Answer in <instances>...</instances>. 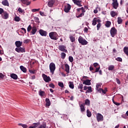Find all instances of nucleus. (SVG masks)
<instances>
[{
  "label": "nucleus",
  "instance_id": "56",
  "mask_svg": "<svg viewBox=\"0 0 128 128\" xmlns=\"http://www.w3.org/2000/svg\"><path fill=\"white\" fill-rule=\"evenodd\" d=\"M116 82L118 84H120V80H118V78H116Z\"/></svg>",
  "mask_w": 128,
  "mask_h": 128
},
{
  "label": "nucleus",
  "instance_id": "9",
  "mask_svg": "<svg viewBox=\"0 0 128 128\" xmlns=\"http://www.w3.org/2000/svg\"><path fill=\"white\" fill-rule=\"evenodd\" d=\"M112 6L114 8H115V10H116L118 6V0H112Z\"/></svg>",
  "mask_w": 128,
  "mask_h": 128
},
{
  "label": "nucleus",
  "instance_id": "29",
  "mask_svg": "<svg viewBox=\"0 0 128 128\" xmlns=\"http://www.w3.org/2000/svg\"><path fill=\"white\" fill-rule=\"evenodd\" d=\"M45 92L44 91L40 90L38 92V94L40 96H44Z\"/></svg>",
  "mask_w": 128,
  "mask_h": 128
},
{
  "label": "nucleus",
  "instance_id": "25",
  "mask_svg": "<svg viewBox=\"0 0 128 128\" xmlns=\"http://www.w3.org/2000/svg\"><path fill=\"white\" fill-rule=\"evenodd\" d=\"M70 38L72 42H76V38H74V36L72 35L70 36Z\"/></svg>",
  "mask_w": 128,
  "mask_h": 128
},
{
  "label": "nucleus",
  "instance_id": "18",
  "mask_svg": "<svg viewBox=\"0 0 128 128\" xmlns=\"http://www.w3.org/2000/svg\"><path fill=\"white\" fill-rule=\"evenodd\" d=\"M64 66L66 72H67V74H70V66L68 64H65Z\"/></svg>",
  "mask_w": 128,
  "mask_h": 128
},
{
  "label": "nucleus",
  "instance_id": "36",
  "mask_svg": "<svg viewBox=\"0 0 128 128\" xmlns=\"http://www.w3.org/2000/svg\"><path fill=\"white\" fill-rule=\"evenodd\" d=\"M92 92V86H88V90L86 91V94H88V92Z\"/></svg>",
  "mask_w": 128,
  "mask_h": 128
},
{
  "label": "nucleus",
  "instance_id": "47",
  "mask_svg": "<svg viewBox=\"0 0 128 128\" xmlns=\"http://www.w3.org/2000/svg\"><path fill=\"white\" fill-rule=\"evenodd\" d=\"M4 75L2 74V73L0 72V80H4Z\"/></svg>",
  "mask_w": 128,
  "mask_h": 128
},
{
  "label": "nucleus",
  "instance_id": "3",
  "mask_svg": "<svg viewBox=\"0 0 128 128\" xmlns=\"http://www.w3.org/2000/svg\"><path fill=\"white\" fill-rule=\"evenodd\" d=\"M118 33V30L114 27L111 28L110 30V34L112 38H114V36Z\"/></svg>",
  "mask_w": 128,
  "mask_h": 128
},
{
  "label": "nucleus",
  "instance_id": "59",
  "mask_svg": "<svg viewBox=\"0 0 128 128\" xmlns=\"http://www.w3.org/2000/svg\"><path fill=\"white\" fill-rule=\"evenodd\" d=\"M21 30L24 31V34H26V28H21Z\"/></svg>",
  "mask_w": 128,
  "mask_h": 128
},
{
  "label": "nucleus",
  "instance_id": "60",
  "mask_svg": "<svg viewBox=\"0 0 128 128\" xmlns=\"http://www.w3.org/2000/svg\"><path fill=\"white\" fill-rule=\"evenodd\" d=\"M96 20L97 22H98L100 24V22H102V20L100 19H98V18H96Z\"/></svg>",
  "mask_w": 128,
  "mask_h": 128
},
{
  "label": "nucleus",
  "instance_id": "21",
  "mask_svg": "<svg viewBox=\"0 0 128 128\" xmlns=\"http://www.w3.org/2000/svg\"><path fill=\"white\" fill-rule=\"evenodd\" d=\"M2 4L3 6H10V4H8V0H4L2 2Z\"/></svg>",
  "mask_w": 128,
  "mask_h": 128
},
{
  "label": "nucleus",
  "instance_id": "41",
  "mask_svg": "<svg viewBox=\"0 0 128 128\" xmlns=\"http://www.w3.org/2000/svg\"><path fill=\"white\" fill-rule=\"evenodd\" d=\"M58 85L59 86H60V88H64V83L62 82H58Z\"/></svg>",
  "mask_w": 128,
  "mask_h": 128
},
{
  "label": "nucleus",
  "instance_id": "40",
  "mask_svg": "<svg viewBox=\"0 0 128 128\" xmlns=\"http://www.w3.org/2000/svg\"><path fill=\"white\" fill-rule=\"evenodd\" d=\"M15 22H20V17L16 16L14 18V20Z\"/></svg>",
  "mask_w": 128,
  "mask_h": 128
},
{
  "label": "nucleus",
  "instance_id": "30",
  "mask_svg": "<svg viewBox=\"0 0 128 128\" xmlns=\"http://www.w3.org/2000/svg\"><path fill=\"white\" fill-rule=\"evenodd\" d=\"M108 70H114V65H110L108 67Z\"/></svg>",
  "mask_w": 128,
  "mask_h": 128
},
{
  "label": "nucleus",
  "instance_id": "10",
  "mask_svg": "<svg viewBox=\"0 0 128 128\" xmlns=\"http://www.w3.org/2000/svg\"><path fill=\"white\" fill-rule=\"evenodd\" d=\"M15 50L16 52H26V50H24V48H16Z\"/></svg>",
  "mask_w": 128,
  "mask_h": 128
},
{
  "label": "nucleus",
  "instance_id": "48",
  "mask_svg": "<svg viewBox=\"0 0 128 128\" xmlns=\"http://www.w3.org/2000/svg\"><path fill=\"white\" fill-rule=\"evenodd\" d=\"M18 12H20L21 14H22V12H24V10L22 9V8H18Z\"/></svg>",
  "mask_w": 128,
  "mask_h": 128
},
{
  "label": "nucleus",
  "instance_id": "16",
  "mask_svg": "<svg viewBox=\"0 0 128 128\" xmlns=\"http://www.w3.org/2000/svg\"><path fill=\"white\" fill-rule=\"evenodd\" d=\"M37 31H38V29L36 28V27L33 26L32 28V30L30 33L32 34H36V32Z\"/></svg>",
  "mask_w": 128,
  "mask_h": 128
},
{
  "label": "nucleus",
  "instance_id": "13",
  "mask_svg": "<svg viewBox=\"0 0 128 128\" xmlns=\"http://www.w3.org/2000/svg\"><path fill=\"white\" fill-rule=\"evenodd\" d=\"M66 48L64 46H59V50H61V52H68V50H66Z\"/></svg>",
  "mask_w": 128,
  "mask_h": 128
},
{
  "label": "nucleus",
  "instance_id": "31",
  "mask_svg": "<svg viewBox=\"0 0 128 128\" xmlns=\"http://www.w3.org/2000/svg\"><path fill=\"white\" fill-rule=\"evenodd\" d=\"M86 114H87V116H88V118H90L92 116V112L90 111V110H87Z\"/></svg>",
  "mask_w": 128,
  "mask_h": 128
},
{
  "label": "nucleus",
  "instance_id": "37",
  "mask_svg": "<svg viewBox=\"0 0 128 128\" xmlns=\"http://www.w3.org/2000/svg\"><path fill=\"white\" fill-rule=\"evenodd\" d=\"M85 104H86V106H90V100H88V99H86L85 100L84 102Z\"/></svg>",
  "mask_w": 128,
  "mask_h": 128
},
{
  "label": "nucleus",
  "instance_id": "45",
  "mask_svg": "<svg viewBox=\"0 0 128 128\" xmlns=\"http://www.w3.org/2000/svg\"><path fill=\"white\" fill-rule=\"evenodd\" d=\"M40 10V8L36 9L34 8L32 10V12H38Z\"/></svg>",
  "mask_w": 128,
  "mask_h": 128
},
{
  "label": "nucleus",
  "instance_id": "52",
  "mask_svg": "<svg viewBox=\"0 0 128 128\" xmlns=\"http://www.w3.org/2000/svg\"><path fill=\"white\" fill-rule=\"evenodd\" d=\"M112 102H113V103L114 104H116V106H120V104L114 102V99H112Z\"/></svg>",
  "mask_w": 128,
  "mask_h": 128
},
{
  "label": "nucleus",
  "instance_id": "42",
  "mask_svg": "<svg viewBox=\"0 0 128 128\" xmlns=\"http://www.w3.org/2000/svg\"><path fill=\"white\" fill-rule=\"evenodd\" d=\"M83 88L84 85L82 84H80L78 86V88H80V90H82Z\"/></svg>",
  "mask_w": 128,
  "mask_h": 128
},
{
  "label": "nucleus",
  "instance_id": "44",
  "mask_svg": "<svg viewBox=\"0 0 128 128\" xmlns=\"http://www.w3.org/2000/svg\"><path fill=\"white\" fill-rule=\"evenodd\" d=\"M30 42V40L29 39H26L24 40L23 42L24 44H28Z\"/></svg>",
  "mask_w": 128,
  "mask_h": 128
},
{
  "label": "nucleus",
  "instance_id": "34",
  "mask_svg": "<svg viewBox=\"0 0 128 128\" xmlns=\"http://www.w3.org/2000/svg\"><path fill=\"white\" fill-rule=\"evenodd\" d=\"M69 88H72V89L74 88V83H72V82H69Z\"/></svg>",
  "mask_w": 128,
  "mask_h": 128
},
{
  "label": "nucleus",
  "instance_id": "62",
  "mask_svg": "<svg viewBox=\"0 0 128 128\" xmlns=\"http://www.w3.org/2000/svg\"><path fill=\"white\" fill-rule=\"evenodd\" d=\"M22 127L24 128H28V126L26 124H22Z\"/></svg>",
  "mask_w": 128,
  "mask_h": 128
},
{
  "label": "nucleus",
  "instance_id": "32",
  "mask_svg": "<svg viewBox=\"0 0 128 128\" xmlns=\"http://www.w3.org/2000/svg\"><path fill=\"white\" fill-rule=\"evenodd\" d=\"M117 22L118 24H120L122 22V19L120 17H118Z\"/></svg>",
  "mask_w": 128,
  "mask_h": 128
},
{
  "label": "nucleus",
  "instance_id": "12",
  "mask_svg": "<svg viewBox=\"0 0 128 128\" xmlns=\"http://www.w3.org/2000/svg\"><path fill=\"white\" fill-rule=\"evenodd\" d=\"M21 2L26 6H30V1L28 0H21Z\"/></svg>",
  "mask_w": 128,
  "mask_h": 128
},
{
  "label": "nucleus",
  "instance_id": "15",
  "mask_svg": "<svg viewBox=\"0 0 128 128\" xmlns=\"http://www.w3.org/2000/svg\"><path fill=\"white\" fill-rule=\"evenodd\" d=\"M39 32L40 36H46V32L42 30H40Z\"/></svg>",
  "mask_w": 128,
  "mask_h": 128
},
{
  "label": "nucleus",
  "instance_id": "2",
  "mask_svg": "<svg viewBox=\"0 0 128 128\" xmlns=\"http://www.w3.org/2000/svg\"><path fill=\"white\" fill-rule=\"evenodd\" d=\"M49 36L51 40H58V34L56 32H51L49 34Z\"/></svg>",
  "mask_w": 128,
  "mask_h": 128
},
{
  "label": "nucleus",
  "instance_id": "53",
  "mask_svg": "<svg viewBox=\"0 0 128 128\" xmlns=\"http://www.w3.org/2000/svg\"><path fill=\"white\" fill-rule=\"evenodd\" d=\"M98 10H100V8H96V9L94 10V14H98Z\"/></svg>",
  "mask_w": 128,
  "mask_h": 128
},
{
  "label": "nucleus",
  "instance_id": "7",
  "mask_svg": "<svg viewBox=\"0 0 128 128\" xmlns=\"http://www.w3.org/2000/svg\"><path fill=\"white\" fill-rule=\"evenodd\" d=\"M72 6H70V4H68L64 6V12H69Z\"/></svg>",
  "mask_w": 128,
  "mask_h": 128
},
{
  "label": "nucleus",
  "instance_id": "27",
  "mask_svg": "<svg viewBox=\"0 0 128 128\" xmlns=\"http://www.w3.org/2000/svg\"><path fill=\"white\" fill-rule=\"evenodd\" d=\"M80 110L82 112H84L86 110V108H84V104H81L80 106Z\"/></svg>",
  "mask_w": 128,
  "mask_h": 128
},
{
  "label": "nucleus",
  "instance_id": "35",
  "mask_svg": "<svg viewBox=\"0 0 128 128\" xmlns=\"http://www.w3.org/2000/svg\"><path fill=\"white\" fill-rule=\"evenodd\" d=\"M100 93L102 92V94H106V92H108V90L106 88H105L104 90H102V88L100 89V90L99 91Z\"/></svg>",
  "mask_w": 128,
  "mask_h": 128
},
{
  "label": "nucleus",
  "instance_id": "20",
  "mask_svg": "<svg viewBox=\"0 0 128 128\" xmlns=\"http://www.w3.org/2000/svg\"><path fill=\"white\" fill-rule=\"evenodd\" d=\"M10 78H13V80H18V75H16V74H12L10 76Z\"/></svg>",
  "mask_w": 128,
  "mask_h": 128
},
{
  "label": "nucleus",
  "instance_id": "64",
  "mask_svg": "<svg viewBox=\"0 0 128 128\" xmlns=\"http://www.w3.org/2000/svg\"><path fill=\"white\" fill-rule=\"evenodd\" d=\"M90 72H92V70H94V68H92V66H90Z\"/></svg>",
  "mask_w": 128,
  "mask_h": 128
},
{
  "label": "nucleus",
  "instance_id": "55",
  "mask_svg": "<svg viewBox=\"0 0 128 128\" xmlns=\"http://www.w3.org/2000/svg\"><path fill=\"white\" fill-rule=\"evenodd\" d=\"M49 86L52 88H54V85L53 84H50Z\"/></svg>",
  "mask_w": 128,
  "mask_h": 128
},
{
  "label": "nucleus",
  "instance_id": "23",
  "mask_svg": "<svg viewBox=\"0 0 128 128\" xmlns=\"http://www.w3.org/2000/svg\"><path fill=\"white\" fill-rule=\"evenodd\" d=\"M46 106H50V100L49 98H46Z\"/></svg>",
  "mask_w": 128,
  "mask_h": 128
},
{
  "label": "nucleus",
  "instance_id": "19",
  "mask_svg": "<svg viewBox=\"0 0 128 128\" xmlns=\"http://www.w3.org/2000/svg\"><path fill=\"white\" fill-rule=\"evenodd\" d=\"M102 83H98L96 84V90H97L98 92H100V90H102V88H100L102 87Z\"/></svg>",
  "mask_w": 128,
  "mask_h": 128
},
{
  "label": "nucleus",
  "instance_id": "43",
  "mask_svg": "<svg viewBox=\"0 0 128 128\" xmlns=\"http://www.w3.org/2000/svg\"><path fill=\"white\" fill-rule=\"evenodd\" d=\"M84 16V13L82 12L80 14L76 16V18H82V16Z\"/></svg>",
  "mask_w": 128,
  "mask_h": 128
},
{
  "label": "nucleus",
  "instance_id": "5",
  "mask_svg": "<svg viewBox=\"0 0 128 128\" xmlns=\"http://www.w3.org/2000/svg\"><path fill=\"white\" fill-rule=\"evenodd\" d=\"M98 122H102L104 120V116L102 114L98 113L96 114Z\"/></svg>",
  "mask_w": 128,
  "mask_h": 128
},
{
  "label": "nucleus",
  "instance_id": "8",
  "mask_svg": "<svg viewBox=\"0 0 128 128\" xmlns=\"http://www.w3.org/2000/svg\"><path fill=\"white\" fill-rule=\"evenodd\" d=\"M94 68H96L95 72H98L100 69V66L96 62L93 64Z\"/></svg>",
  "mask_w": 128,
  "mask_h": 128
},
{
  "label": "nucleus",
  "instance_id": "22",
  "mask_svg": "<svg viewBox=\"0 0 128 128\" xmlns=\"http://www.w3.org/2000/svg\"><path fill=\"white\" fill-rule=\"evenodd\" d=\"M110 14V16H112V18H114V16H118V13L114 11H111Z\"/></svg>",
  "mask_w": 128,
  "mask_h": 128
},
{
  "label": "nucleus",
  "instance_id": "50",
  "mask_svg": "<svg viewBox=\"0 0 128 128\" xmlns=\"http://www.w3.org/2000/svg\"><path fill=\"white\" fill-rule=\"evenodd\" d=\"M116 60H117L118 62H122V59L120 57H118L116 58Z\"/></svg>",
  "mask_w": 128,
  "mask_h": 128
},
{
  "label": "nucleus",
  "instance_id": "11",
  "mask_svg": "<svg viewBox=\"0 0 128 128\" xmlns=\"http://www.w3.org/2000/svg\"><path fill=\"white\" fill-rule=\"evenodd\" d=\"M54 2H56V0H50L48 4V6L49 8H52L54 4Z\"/></svg>",
  "mask_w": 128,
  "mask_h": 128
},
{
  "label": "nucleus",
  "instance_id": "4",
  "mask_svg": "<svg viewBox=\"0 0 128 128\" xmlns=\"http://www.w3.org/2000/svg\"><path fill=\"white\" fill-rule=\"evenodd\" d=\"M78 40L80 44L82 46L88 44V41L85 40L84 39V38L82 37L81 36H80L78 38Z\"/></svg>",
  "mask_w": 128,
  "mask_h": 128
},
{
  "label": "nucleus",
  "instance_id": "33",
  "mask_svg": "<svg viewBox=\"0 0 128 128\" xmlns=\"http://www.w3.org/2000/svg\"><path fill=\"white\" fill-rule=\"evenodd\" d=\"M96 18H94L92 21V26H96Z\"/></svg>",
  "mask_w": 128,
  "mask_h": 128
},
{
  "label": "nucleus",
  "instance_id": "24",
  "mask_svg": "<svg viewBox=\"0 0 128 128\" xmlns=\"http://www.w3.org/2000/svg\"><path fill=\"white\" fill-rule=\"evenodd\" d=\"M4 16H2V15L3 18H4V20H6V19L8 18V12H4Z\"/></svg>",
  "mask_w": 128,
  "mask_h": 128
},
{
  "label": "nucleus",
  "instance_id": "39",
  "mask_svg": "<svg viewBox=\"0 0 128 128\" xmlns=\"http://www.w3.org/2000/svg\"><path fill=\"white\" fill-rule=\"evenodd\" d=\"M32 30V26L29 25L27 28V32H30Z\"/></svg>",
  "mask_w": 128,
  "mask_h": 128
},
{
  "label": "nucleus",
  "instance_id": "54",
  "mask_svg": "<svg viewBox=\"0 0 128 128\" xmlns=\"http://www.w3.org/2000/svg\"><path fill=\"white\" fill-rule=\"evenodd\" d=\"M4 12V9L0 8V14H2Z\"/></svg>",
  "mask_w": 128,
  "mask_h": 128
},
{
  "label": "nucleus",
  "instance_id": "17",
  "mask_svg": "<svg viewBox=\"0 0 128 128\" xmlns=\"http://www.w3.org/2000/svg\"><path fill=\"white\" fill-rule=\"evenodd\" d=\"M15 44L17 48H20V46H22V42L16 41Z\"/></svg>",
  "mask_w": 128,
  "mask_h": 128
},
{
  "label": "nucleus",
  "instance_id": "38",
  "mask_svg": "<svg viewBox=\"0 0 128 128\" xmlns=\"http://www.w3.org/2000/svg\"><path fill=\"white\" fill-rule=\"evenodd\" d=\"M75 4H76V6H82V4H80V2L78 0L75 3H74Z\"/></svg>",
  "mask_w": 128,
  "mask_h": 128
},
{
  "label": "nucleus",
  "instance_id": "26",
  "mask_svg": "<svg viewBox=\"0 0 128 128\" xmlns=\"http://www.w3.org/2000/svg\"><path fill=\"white\" fill-rule=\"evenodd\" d=\"M20 69L23 72H26V68L24 66H20Z\"/></svg>",
  "mask_w": 128,
  "mask_h": 128
},
{
  "label": "nucleus",
  "instance_id": "6",
  "mask_svg": "<svg viewBox=\"0 0 128 128\" xmlns=\"http://www.w3.org/2000/svg\"><path fill=\"white\" fill-rule=\"evenodd\" d=\"M42 76L44 82H50V80H51L50 78V76H48L46 75V74H42Z\"/></svg>",
  "mask_w": 128,
  "mask_h": 128
},
{
  "label": "nucleus",
  "instance_id": "51",
  "mask_svg": "<svg viewBox=\"0 0 128 128\" xmlns=\"http://www.w3.org/2000/svg\"><path fill=\"white\" fill-rule=\"evenodd\" d=\"M61 58H66V54L64 52H62L61 54Z\"/></svg>",
  "mask_w": 128,
  "mask_h": 128
},
{
  "label": "nucleus",
  "instance_id": "61",
  "mask_svg": "<svg viewBox=\"0 0 128 128\" xmlns=\"http://www.w3.org/2000/svg\"><path fill=\"white\" fill-rule=\"evenodd\" d=\"M81 10H82V12H86V10H84V7H82L81 8Z\"/></svg>",
  "mask_w": 128,
  "mask_h": 128
},
{
  "label": "nucleus",
  "instance_id": "28",
  "mask_svg": "<svg viewBox=\"0 0 128 128\" xmlns=\"http://www.w3.org/2000/svg\"><path fill=\"white\" fill-rule=\"evenodd\" d=\"M112 24V22L110 21H106L105 26L106 28H110Z\"/></svg>",
  "mask_w": 128,
  "mask_h": 128
},
{
  "label": "nucleus",
  "instance_id": "46",
  "mask_svg": "<svg viewBox=\"0 0 128 128\" xmlns=\"http://www.w3.org/2000/svg\"><path fill=\"white\" fill-rule=\"evenodd\" d=\"M97 30H99L100 28V26H102V24L100 23H98L97 24Z\"/></svg>",
  "mask_w": 128,
  "mask_h": 128
},
{
  "label": "nucleus",
  "instance_id": "1",
  "mask_svg": "<svg viewBox=\"0 0 128 128\" xmlns=\"http://www.w3.org/2000/svg\"><path fill=\"white\" fill-rule=\"evenodd\" d=\"M49 68L50 72L52 74H54V71L56 70V64H54V62L50 63Z\"/></svg>",
  "mask_w": 128,
  "mask_h": 128
},
{
  "label": "nucleus",
  "instance_id": "58",
  "mask_svg": "<svg viewBox=\"0 0 128 128\" xmlns=\"http://www.w3.org/2000/svg\"><path fill=\"white\" fill-rule=\"evenodd\" d=\"M40 14L42 16H44V12L40 11Z\"/></svg>",
  "mask_w": 128,
  "mask_h": 128
},
{
  "label": "nucleus",
  "instance_id": "63",
  "mask_svg": "<svg viewBox=\"0 0 128 128\" xmlns=\"http://www.w3.org/2000/svg\"><path fill=\"white\" fill-rule=\"evenodd\" d=\"M88 86H84V90H88Z\"/></svg>",
  "mask_w": 128,
  "mask_h": 128
},
{
  "label": "nucleus",
  "instance_id": "49",
  "mask_svg": "<svg viewBox=\"0 0 128 128\" xmlns=\"http://www.w3.org/2000/svg\"><path fill=\"white\" fill-rule=\"evenodd\" d=\"M69 61L70 62H74V58H72V56H69Z\"/></svg>",
  "mask_w": 128,
  "mask_h": 128
},
{
  "label": "nucleus",
  "instance_id": "57",
  "mask_svg": "<svg viewBox=\"0 0 128 128\" xmlns=\"http://www.w3.org/2000/svg\"><path fill=\"white\" fill-rule=\"evenodd\" d=\"M46 124H43L40 126L39 128H46Z\"/></svg>",
  "mask_w": 128,
  "mask_h": 128
},
{
  "label": "nucleus",
  "instance_id": "14",
  "mask_svg": "<svg viewBox=\"0 0 128 128\" xmlns=\"http://www.w3.org/2000/svg\"><path fill=\"white\" fill-rule=\"evenodd\" d=\"M83 84H85L86 86H90L91 84L90 80H84L83 81Z\"/></svg>",
  "mask_w": 128,
  "mask_h": 128
}]
</instances>
